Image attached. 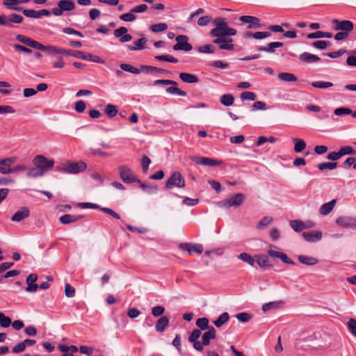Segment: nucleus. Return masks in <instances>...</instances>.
Segmentation results:
<instances>
[{
	"label": "nucleus",
	"mask_w": 356,
	"mask_h": 356,
	"mask_svg": "<svg viewBox=\"0 0 356 356\" xmlns=\"http://www.w3.org/2000/svg\"><path fill=\"white\" fill-rule=\"evenodd\" d=\"M215 28L211 30L209 35L215 38L213 44H218L221 50H234L233 39L230 36L236 35V29L229 26L225 19L218 17L213 21Z\"/></svg>",
	"instance_id": "1"
},
{
	"label": "nucleus",
	"mask_w": 356,
	"mask_h": 356,
	"mask_svg": "<svg viewBox=\"0 0 356 356\" xmlns=\"http://www.w3.org/2000/svg\"><path fill=\"white\" fill-rule=\"evenodd\" d=\"M153 85L156 86H165V85H173L174 86H170L166 88V92L170 95H179V96H186V92L179 88H177L176 86L177 85V83L175 81L168 80V79H157L154 81Z\"/></svg>",
	"instance_id": "2"
},
{
	"label": "nucleus",
	"mask_w": 356,
	"mask_h": 356,
	"mask_svg": "<svg viewBox=\"0 0 356 356\" xmlns=\"http://www.w3.org/2000/svg\"><path fill=\"white\" fill-rule=\"evenodd\" d=\"M33 163L46 174L47 171L54 168L55 161L54 159H49L43 155H37L33 158Z\"/></svg>",
	"instance_id": "3"
},
{
	"label": "nucleus",
	"mask_w": 356,
	"mask_h": 356,
	"mask_svg": "<svg viewBox=\"0 0 356 356\" xmlns=\"http://www.w3.org/2000/svg\"><path fill=\"white\" fill-rule=\"evenodd\" d=\"M119 175L121 179L127 184L136 183L139 181L133 170L125 165H121L118 168Z\"/></svg>",
	"instance_id": "4"
},
{
	"label": "nucleus",
	"mask_w": 356,
	"mask_h": 356,
	"mask_svg": "<svg viewBox=\"0 0 356 356\" xmlns=\"http://www.w3.org/2000/svg\"><path fill=\"white\" fill-rule=\"evenodd\" d=\"M184 186L185 180L179 172H173L165 183V187L168 189L174 187L183 188Z\"/></svg>",
	"instance_id": "5"
},
{
	"label": "nucleus",
	"mask_w": 356,
	"mask_h": 356,
	"mask_svg": "<svg viewBox=\"0 0 356 356\" xmlns=\"http://www.w3.org/2000/svg\"><path fill=\"white\" fill-rule=\"evenodd\" d=\"M245 196L242 193H237L229 198L219 202L220 207H231L239 206L244 200Z\"/></svg>",
	"instance_id": "6"
},
{
	"label": "nucleus",
	"mask_w": 356,
	"mask_h": 356,
	"mask_svg": "<svg viewBox=\"0 0 356 356\" xmlns=\"http://www.w3.org/2000/svg\"><path fill=\"white\" fill-rule=\"evenodd\" d=\"M175 40L177 43L173 46L174 50L189 51L192 49V45L188 42V38L186 35H178Z\"/></svg>",
	"instance_id": "7"
},
{
	"label": "nucleus",
	"mask_w": 356,
	"mask_h": 356,
	"mask_svg": "<svg viewBox=\"0 0 356 356\" xmlns=\"http://www.w3.org/2000/svg\"><path fill=\"white\" fill-rule=\"evenodd\" d=\"M332 24H333L334 29L336 31H343V32H349L352 31L354 28L353 23L349 20H342L340 21L337 19H334L332 21Z\"/></svg>",
	"instance_id": "8"
},
{
	"label": "nucleus",
	"mask_w": 356,
	"mask_h": 356,
	"mask_svg": "<svg viewBox=\"0 0 356 356\" xmlns=\"http://www.w3.org/2000/svg\"><path fill=\"white\" fill-rule=\"evenodd\" d=\"M87 165L83 161L70 163L62 171L70 174H76L86 170Z\"/></svg>",
	"instance_id": "9"
},
{
	"label": "nucleus",
	"mask_w": 356,
	"mask_h": 356,
	"mask_svg": "<svg viewBox=\"0 0 356 356\" xmlns=\"http://www.w3.org/2000/svg\"><path fill=\"white\" fill-rule=\"evenodd\" d=\"M179 249L183 251H186L189 254L194 253L201 254L203 252V246L201 244L184 243L179 245Z\"/></svg>",
	"instance_id": "10"
},
{
	"label": "nucleus",
	"mask_w": 356,
	"mask_h": 356,
	"mask_svg": "<svg viewBox=\"0 0 356 356\" xmlns=\"http://www.w3.org/2000/svg\"><path fill=\"white\" fill-rule=\"evenodd\" d=\"M239 20L243 23L248 24V29L261 28L263 25L260 23L259 18L250 15H243L239 18Z\"/></svg>",
	"instance_id": "11"
},
{
	"label": "nucleus",
	"mask_w": 356,
	"mask_h": 356,
	"mask_svg": "<svg viewBox=\"0 0 356 356\" xmlns=\"http://www.w3.org/2000/svg\"><path fill=\"white\" fill-rule=\"evenodd\" d=\"M37 50L42 51H46L51 54H62L65 55L66 49L58 47L54 45H47L44 46L40 43L38 42Z\"/></svg>",
	"instance_id": "12"
},
{
	"label": "nucleus",
	"mask_w": 356,
	"mask_h": 356,
	"mask_svg": "<svg viewBox=\"0 0 356 356\" xmlns=\"http://www.w3.org/2000/svg\"><path fill=\"white\" fill-rule=\"evenodd\" d=\"M336 223L343 228L356 227V219L349 216H341L337 218Z\"/></svg>",
	"instance_id": "13"
},
{
	"label": "nucleus",
	"mask_w": 356,
	"mask_h": 356,
	"mask_svg": "<svg viewBox=\"0 0 356 356\" xmlns=\"http://www.w3.org/2000/svg\"><path fill=\"white\" fill-rule=\"evenodd\" d=\"M302 237L309 243H314L321 240L323 233L321 231H312L302 233Z\"/></svg>",
	"instance_id": "14"
},
{
	"label": "nucleus",
	"mask_w": 356,
	"mask_h": 356,
	"mask_svg": "<svg viewBox=\"0 0 356 356\" xmlns=\"http://www.w3.org/2000/svg\"><path fill=\"white\" fill-rule=\"evenodd\" d=\"M38 276L36 274H30L26 279V283L27 286L26 288V291L29 293L35 292L38 288V285L35 284L37 281Z\"/></svg>",
	"instance_id": "15"
},
{
	"label": "nucleus",
	"mask_w": 356,
	"mask_h": 356,
	"mask_svg": "<svg viewBox=\"0 0 356 356\" xmlns=\"http://www.w3.org/2000/svg\"><path fill=\"white\" fill-rule=\"evenodd\" d=\"M29 216V210L26 207H22L11 218L14 222H20Z\"/></svg>",
	"instance_id": "16"
},
{
	"label": "nucleus",
	"mask_w": 356,
	"mask_h": 356,
	"mask_svg": "<svg viewBox=\"0 0 356 356\" xmlns=\"http://www.w3.org/2000/svg\"><path fill=\"white\" fill-rule=\"evenodd\" d=\"M16 39L19 42L31 47V48H33L35 49H37L38 42H37L30 38H28L24 35H17L16 36Z\"/></svg>",
	"instance_id": "17"
},
{
	"label": "nucleus",
	"mask_w": 356,
	"mask_h": 356,
	"mask_svg": "<svg viewBox=\"0 0 356 356\" xmlns=\"http://www.w3.org/2000/svg\"><path fill=\"white\" fill-rule=\"evenodd\" d=\"M298 58L300 60L307 63H316L321 60L318 56L307 52L301 54Z\"/></svg>",
	"instance_id": "18"
},
{
	"label": "nucleus",
	"mask_w": 356,
	"mask_h": 356,
	"mask_svg": "<svg viewBox=\"0 0 356 356\" xmlns=\"http://www.w3.org/2000/svg\"><path fill=\"white\" fill-rule=\"evenodd\" d=\"M83 218L82 216H73L65 214L59 218L60 222L63 225H69L77 222Z\"/></svg>",
	"instance_id": "19"
},
{
	"label": "nucleus",
	"mask_w": 356,
	"mask_h": 356,
	"mask_svg": "<svg viewBox=\"0 0 356 356\" xmlns=\"http://www.w3.org/2000/svg\"><path fill=\"white\" fill-rule=\"evenodd\" d=\"M255 259L261 268L266 269L271 266V264L266 254H258L255 256Z\"/></svg>",
	"instance_id": "20"
},
{
	"label": "nucleus",
	"mask_w": 356,
	"mask_h": 356,
	"mask_svg": "<svg viewBox=\"0 0 356 356\" xmlns=\"http://www.w3.org/2000/svg\"><path fill=\"white\" fill-rule=\"evenodd\" d=\"M216 338V330L213 327H209V330L204 332L202 337V343L204 346H208L210 343L211 339Z\"/></svg>",
	"instance_id": "21"
},
{
	"label": "nucleus",
	"mask_w": 356,
	"mask_h": 356,
	"mask_svg": "<svg viewBox=\"0 0 356 356\" xmlns=\"http://www.w3.org/2000/svg\"><path fill=\"white\" fill-rule=\"evenodd\" d=\"M65 55H69L79 59H83L86 60H88V59H90V58L92 57V55L90 54H85L83 51H73L70 49H66Z\"/></svg>",
	"instance_id": "22"
},
{
	"label": "nucleus",
	"mask_w": 356,
	"mask_h": 356,
	"mask_svg": "<svg viewBox=\"0 0 356 356\" xmlns=\"http://www.w3.org/2000/svg\"><path fill=\"white\" fill-rule=\"evenodd\" d=\"M169 324V318L165 316H161L156 323L155 329L158 332H163Z\"/></svg>",
	"instance_id": "23"
},
{
	"label": "nucleus",
	"mask_w": 356,
	"mask_h": 356,
	"mask_svg": "<svg viewBox=\"0 0 356 356\" xmlns=\"http://www.w3.org/2000/svg\"><path fill=\"white\" fill-rule=\"evenodd\" d=\"M336 202L337 201L335 200H332L321 205L319 209L320 213L324 216L329 214L333 210Z\"/></svg>",
	"instance_id": "24"
},
{
	"label": "nucleus",
	"mask_w": 356,
	"mask_h": 356,
	"mask_svg": "<svg viewBox=\"0 0 356 356\" xmlns=\"http://www.w3.org/2000/svg\"><path fill=\"white\" fill-rule=\"evenodd\" d=\"M58 6L60 8L62 12L71 11L75 8L73 0H61L58 3Z\"/></svg>",
	"instance_id": "25"
},
{
	"label": "nucleus",
	"mask_w": 356,
	"mask_h": 356,
	"mask_svg": "<svg viewBox=\"0 0 356 356\" xmlns=\"http://www.w3.org/2000/svg\"><path fill=\"white\" fill-rule=\"evenodd\" d=\"M298 259L301 264L307 266H314L318 262V259L306 255H299Z\"/></svg>",
	"instance_id": "26"
},
{
	"label": "nucleus",
	"mask_w": 356,
	"mask_h": 356,
	"mask_svg": "<svg viewBox=\"0 0 356 356\" xmlns=\"http://www.w3.org/2000/svg\"><path fill=\"white\" fill-rule=\"evenodd\" d=\"M283 46V43L280 42H273L268 43L265 47H261L259 49V51L273 53L275 51V49L282 47Z\"/></svg>",
	"instance_id": "27"
},
{
	"label": "nucleus",
	"mask_w": 356,
	"mask_h": 356,
	"mask_svg": "<svg viewBox=\"0 0 356 356\" xmlns=\"http://www.w3.org/2000/svg\"><path fill=\"white\" fill-rule=\"evenodd\" d=\"M179 78L185 83H195L198 81V78L192 74L181 72L179 74Z\"/></svg>",
	"instance_id": "28"
},
{
	"label": "nucleus",
	"mask_w": 356,
	"mask_h": 356,
	"mask_svg": "<svg viewBox=\"0 0 356 356\" xmlns=\"http://www.w3.org/2000/svg\"><path fill=\"white\" fill-rule=\"evenodd\" d=\"M280 81L283 82H294L297 81V77L291 73L281 72L277 75Z\"/></svg>",
	"instance_id": "29"
},
{
	"label": "nucleus",
	"mask_w": 356,
	"mask_h": 356,
	"mask_svg": "<svg viewBox=\"0 0 356 356\" xmlns=\"http://www.w3.org/2000/svg\"><path fill=\"white\" fill-rule=\"evenodd\" d=\"M332 37V33L330 32H324L318 31L314 33H309L307 35V38L309 39H314V38H330Z\"/></svg>",
	"instance_id": "30"
},
{
	"label": "nucleus",
	"mask_w": 356,
	"mask_h": 356,
	"mask_svg": "<svg viewBox=\"0 0 356 356\" xmlns=\"http://www.w3.org/2000/svg\"><path fill=\"white\" fill-rule=\"evenodd\" d=\"M147 42L145 38H141L134 43V45H129L128 49L131 51H137L144 49Z\"/></svg>",
	"instance_id": "31"
},
{
	"label": "nucleus",
	"mask_w": 356,
	"mask_h": 356,
	"mask_svg": "<svg viewBox=\"0 0 356 356\" xmlns=\"http://www.w3.org/2000/svg\"><path fill=\"white\" fill-rule=\"evenodd\" d=\"M280 304L281 301H272L265 303L262 306V310L265 313L272 310H275L280 307Z\"/></svg>",
	"instance_id": "32"
},
{
	"label": "nucleus",
	"mask_w": 356,
	"mask_h": 356,
	"mask_svg": "<svg viewBox=\"0 0 356 356\" xmlns=\"http://www.w3.org/2000/svg\"><path fill=\"white\" fill-rule=\"evenodd\" d=\"M293 141L294 143V151L296 153H300L306 148V143L302 139L294 138Z\"/></svg>",
	"instance_id": "33"
},
{
	"label": "nucleus",
	"mask_w": 356,
	"mask_h": 356,
	"mask_svg": "<svg viewBox=\"0 0 356 356\" xmlns=\"http://www.w3.org/2000/svg\"><path fill=\"white\" fill-rule=\"evenodd\" d=\"M44 174L45 173L43 171H42L38 167H35L34 165V167L31 168L29 170L28 172L26 173V176L30 178H36L42 177Z\"/></svg>",
	"instance_id": "34"
},
{
	"label": "nucleus",
	"mask_w": 356,
	"mask_h": 356,
	"mask_svg": "<svg viewBox=\"0 0 356 356\" xmlns=\"http://www.w3.org/2000/svg\"><path fill=\"white\" fill-rule=\"evenodd\" d=\"M136 183H138L140 185V187L146 193H154L157 191V187L156 186H153L149 184H145L144 182H142L140 179L139 181H136Z\"/></svg>",
	"instance_id": "35"
},
{
	"label": "nucleus",
	"mask_w": 356,
	"mask_h": 356,
	"mask_svg": "<svg viewBox=\"0 0 356 356\" xmlns=\"http://www.w3.org/2000/svg\"><path fill=\"white\" fill-rule=\"evenodd\" d=\"M238 258L243 261L248 263L251 266H254V262L256 261L255 257H252L250 254L246 252L241 253L239 255H238Z\"/></svg>",
	"instance_id": "36"
},
{
	"label": "nucleus",
	"mask_w": 356,
	"mask_h": 356,
	"mask_svg": "<svg viewBox=\"0 0 356 356\" xmlns=\"http://www.w3.org/2000/svg\"><path fill=\"white\" fill-rule=\"evenodd\" d=\"M229 318V315L227 312H224L220 314L218 318L213 321V324L217 327H220L224 325Z\"/></svg>",
	"instance_id": "37"
},
{
	"label": "nucleus",
	"mask_w": 356,
	"mask_h": 356,
	"mask_svg": "<svg viewBox=\"0 0 356 356\" xmlns=\"http://www.w3.org/2000/svg\"><path fill=\"white\" fill-rule=\"evenodd\" d=\"M10 165L6 159H0V172L3 175L10 174Z\"/></svg>",
	"instance_id": "38"
},
{
	"label": "nucleus",
	"mask_w": 356,
	"mask_h": 356,
	"mask_svg": "<svg viewBox=\"0 0 356 356\" xmlns=\"http://www.w3.org/2000/svg\"><path fill=\"white\" fill-rule=\"evenodd\" d=\"M234 97L231 94H225L220 97V103L225 106H232L234 104Z\"/></svg>",
	"instance_id": "39"
},
{
	"label": "nucleus",
	"mask_w": 356,
	"mask_h": 356,
	"mask_svg": "<svg viewBox=\"0 0 356 356\" xmlns=\"http://www.w3.org/2000/svg\"><path fill=\"white\" fill-rule=\"evenodd\" d=\"M104 112L108 117L113 118L118 114V110L116 106L108 104L106 106Z\"/></svg>",
	"instance_id": "40"
},
{
	"label": "nucleus",
	"mask_w": 356,
	"mask_h": 356,
	"mask_svg": "<svg viewBox=\"0 0 356 356\" xmlns=\"http://www.w3.org/2000/svg\"><path fill=\"white\" fill-rule=\"evenodd\" d=\"M273 220V218L270 216L264 217L257 225V229H264L268 225H269Z\"/></svg>",
	"instance_id": "41"
},
{
	"label": "nucleus",
	"mask_w": 356,
	"mask_h": 356,
	"mask_svg": "<svg viewBox=\"0 0 356 356\" xmlns=\"http://www.w3.org/2000/svg\"><path fill=\"white\" fill-rule=\"evenodd\" d=\"M221 161H218L213 159L203 157L201 159L200 165L215 166L221 164Z\"/></svg>",
	"instance_id": "42"
},
{
	"label": "nucleus",
	"mask_w": 356,
	"mask_h": 356,
	"mask_svg": "<svg viewBox=\"0 0 356 356\" xmlns=\"http://www.w3.org/2000/svg\"><path fill=\"white\" fill-rule=\"evenodd\" d=\"M195 324L200 328V330H205L209 329V319L206 317L197 318Z\"/></svg>",
	"instance_id": "43"
},
{
	"label": "nucleus",
	"mask_w": 356,
	"mask_h": 356,
	"mask_svg": "<svg viewBox=\"0 0 356 356\" xmlns=\"http://www.w3.org/2000/svg\"><path fill=\"white\" fill-rule=\"evenodd\" d=\"M12 320L10 317L6 316L3 312H0V325L6 328L11 325Z\"/></svg>",
	"instance_id": "44"
},
{
	"label": "nucleus",
	"mask_w": 356,
	"mask_h": 356,
	"mask_svg": "<svg viewBox=\"0 0 356 356\" xmlns=\"http://www.w3.org/2000/svg\"><path fill=\"white\" fill-rule=\"evenodd\" d=\"M290 226L296 232H300L304 230L303 222L300 220H291Z\"/></svg>",
	"instance_id": "45"
},
{
	"label": "nucleus",
	"mask_w": 356,
	"mask_h": 356,
	"mask_svg": "<svg viewBox=\"0 0 356 356\" xmlns=\"http://www.w3.org/2000/svg\"><path fill=\"white\" fill-rule=\"evenodd\" d=\"M312 86L316 88L325 89L333 86V83L329 81H316L312 83Z\"/></svg>",
	"instance_id": "46"
},
{
	"label": "nucleus",
	"mask_w": 356,
	"mask_h": 356,
	"mask_svg": "<svg viewBox=\"0 0 356 356\" xmlns=\"http://www.w3.org/2000/svg\"><path fill=\"white\" fill-rule=\"evenodd\" d=\"M337 163L335 162H323L318 165V168L320 170H334L337 168Z\"/></svg>",
	"instance_id": "47"
},
{
	"label": "nucleus",
	"mask_w": 356,
	"mask_h": 356,
	"mask_svg": "<svg viewBox=\"0 0 356 356\" xmlns=\"http://www.w3.org/2000/svg\"><path fill=\"white\" fill-rule=\"evenodd\" d=\"M8 19V26L10 24L11 22L19 24L23 21V17L20 15L13 13L7 17Z\"/></svg>",
	"instance_id": "48"
},
{
	"label": "nucleus",
	"mask_w": 356,
	"mask_h": 356,
	"mask_svg": "<svg viewBox=\"0 0 356 356\" xmlns=\"http://www.w3.org/2000/svg\"><path fill=\"white\" fill-rule=\"evenodd\" d=\"M154 58L158 60L167 61L172 63H177L178 60L170 55H161V56H155Z\"/></svg>",
	"instance_id": "49"
},
{
	"label": "nucleus",
	"mask_w": 356,
	"mask_h": 356,
	"mask_svg": "<svg viewBox=\"0 0 356 356\" xmlns=\"http://www.w3.org/2000/svg\"><path fill=\"white\" fill-rule=\"evenodd\" d=\"M339 154L340 156L342 157L345 155L354 154H355V151L351 146H343L339 149Z\"/></svg>",
	"instance_id": "50"
},
{
	"label": "nucleus",
	"mask_w": 356,
	"mask_h": 356,
	"mask_svg": "<svg viewBox=\"0 0 356 356\" xmlns=\"http://www.w3.org/2000/svg\"><path fill=\"white\" fill-rule=\"evenodd\" d=\"M19 3H21L19 0H6L3 2V4L8 7V8H10L12 10H20L21 8L19 7H15V5H17Z\"/></svg>",
	"instance_id": "51"
},
{
	"label": "nucleus",
	"mask_w": 356,
	"mask_h": 356,
	"mask_svg": "<svg viewBox=\"0 0 356 356\" xmlns=\"http://www.w3.org/2000/svg\"><path fill=\"white\" fill-rule=\"evenodd\" d=\"M167 29L168 25L165 23H159L151 26V30L154 33L161 32L165 31Z\"/></svg>",
	"instance_id": "52"
},
{
	"label": "nucleus",
	"mask_w": 356,
	"mask_h": 356,
	"mask_svg": "<svg viewBox=\"0 0 356 356\" xmlns=\"http://www.w3.org/2000/svg\"><path fill=\"white\" fill-rule=\"evenodd\" d=\"M256 97V95L252 92H243L241 94V99L242 101H254Z\"/></svg>",
	"instance_id": "53"
},
{
	"label": "nucleus",
	"mask_w": 356,
	"mask_h": 356,
	"mask_svg": "<svg viewBox=\"0 0 356 356\" xmlns=\"http://www.w3.org/2000/svg\"><path fill=\"white\" fill-rule=\"evenodd\" d=\"M334 113L336 115H350L352 113V110L346 107H339L334 109Z\"/></svg>",
	"instance_id": "54"
},
{
	"label": "nucleus",
	"mask_w": 356,
	"mask_h": 356,
	"mask_svg": "<svg viewBox=\"0 0 356 356\" xmlns=\"http://www.w3.org/2000/svg\"><path fill=\"white\" fill-rule=\"evenodd\" d=\"M23 14L28 17H33V18H40V15H38V10H35L33 9H24L22 10Z\"/></svg>",
	"instance_id": "55"
},
{
	"label": "nucleus",
	"mask_w": 356,
	"mask_h": 356,
	"mask_svg": "<svg viewBox=\"0 0 356 356\" xmlns=\"http://www.w3.org/2000/svg\"><path fill=\"white\" fill-rule=\"evenodd\" d=\"M120 19L124 22H133L136 19V16L130 11L129 13L121 15Z\"/></svg>",
	"instance_id": "56"
},
{
	"label": "nucleus",
	"mask_w": 356,
	"mask_h": 356,
	"mask_svg": "<svg viewBox=\"0 0 356 356\" xmlns=\"http://www.w3.org/2000/svg\"><path fill=\"white\" fill-rule=\"evenodd\" d=\"M198 51L203 54H213L214 47L212 44H205L198 48Z\"/></svg>",
	"instance_id": "57"
},
{
	"label": "nucleus",
	"mask_w": 356,
	"mask_h": 356,
	"mask_svg": "<svg viewBox=\"0 0 356 356\" xmlns=\"http://www.w3.org/2000/svg\"><path fill=\"white\" fill-rule=\"evenodd\" d=\"M140 69L142 71L146 72H164V70L161 68H158V67H152V66H149V65H141Z\"/></svg>",
	"instance_id": "58"
},
{
	"label": "nucleus",
	"mask_w": 356,
	"mask_h": 356,
	"mask_svg": "<svg viewBox=\"0 0 356 356\" xmlns=\"http://www.w3.org/2000/svg\"><path fill=\"white\" fill-rule=\"evenodd\" d=\"M266 109H268V108L266 106V104L264 102H263L261 101H257L253 104L251 111H259V110L264 111Z\"/></svg>",
	"instance_id": "59"
},
{
	"label": "nucleus",
	"mask_w": 356,
	"mask_h": 356,
	"mask_svg": "<svg viewBox=\"0 0 356 356\" xmlns=\"http://www.w3.org/2000/svg\"><path fill=\"white\" fill-rule=\"evenodd\" d=\"M212 20V17L209 15L200 17L197 20V24L200 26L208 25Z\"/></svg>",
	"instance_id": "60"
},
{
	"label": "nucleus",
	"mask_w": 356,
	"mask_h": 356,
	"mask_svg": "<svg viewBox=\"0 0 356 356\" xmlns=\"http://www.w3.org/2000/svg\"><path fill=\"white\" fill-rule=\"evenodd\" d=\"M236 318L242 323H246L250 320L251 316L248 313L241 312L237 314Z\"/></svg>",
	"instance_id": "61"
},
{
	"label": "nucleus",
	"mask_w": 356,
	"mask_h": 356,
	"mask_svg": "<svg viewBox=\"0 0 356 356\" xmlns=\"http://www.w3.org/2000/svg\"><path fill=\"white\" fill-rule=\"evenodd\" d=\"M201 334H202L201 330H198V329H195V330H193L191 335L189 336L188 341L191 343L195 342L200 338Z\"/></svg>",
	"instance_id": "62"
},
{
	"label": "nucleus",
	"mask_w": 356,
	"mask_h": 356,
	"mask_svg": "<svg viewBox=\"0 0 356 356\" xmlns=\"http://www.w3.org/2000/svg\"><path fill=\"white\" fill-rule=\"evenodd\" d=\"M312 45L319 49H325L330 45L329 41L318 40L313 42Z\"/></svg>",
	"instance_id": "63"
},
{
	"label": "nucleus",
	"mask_w": 356,
	"mask_h": 356,
	"mask_svg": "<svg viewBox=\"0 0 356 356\" xmlns=\"http://www.w3.org/2000/svg\"><path fill=\"white\" fill-rule=\"evenodd\" d=\"M348 327L349 331L356 337V321L353 318L350 319L348 322Z\"/></svg>",
	"instance_id": "64"
}]
</instances>
